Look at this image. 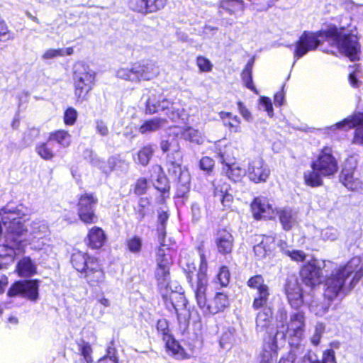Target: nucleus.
Returning a JSON list of instances; mask_svg holds the SVG:
<instances>
[{"instance_id": "1", "label": "nucleus", "mask_w": 363, "mask_h": 363, "mask_svg": "<svg viewBox=\"0 0 363 363\" xmlns=\"http://www.w3.org/2000/svg\"><path fill=\"white\" fill-rule=\"evenodd\" d=\"M21 212L9 206L0 210V216L4 225L9 224L7 235L11 239L20 242L24 245H30L31 248L37 251H43V254L50 256L54 254L53 247L49 243V228L44 221L35 220L30 224L29 228L25 225L21 217Z\"/></svg>"}, {"instance_id": "2", "label": "nucleus", "mask_w": 363, "mask_h": 363, "mask_svg": "<svg viewBox=\"0 0 363 363\" xmlns=\"http://www.w3.org/2000/svg\"><path fill=\"white\" fill-rule=\"evenodd\" d=\"M323 40L337 46L339 51L351 60L359 59L360 45L357 37L355 35L342 34L335 28H330L320 33H303L296 43L294 57L300 58L308 52L315 50Z\"/></svg>"}, {"instance_id": "3", "label": "nucleus", "mask_w": 363, "mask_h": 363, "mask_svg": "<svg viewBox=\"0 0 363 363\" xmlns=\"http://www.w3.org/2000/svg\"><path fill=\"white\" fill-rule=\"evenodd\" d=\"M200 259L199 270L194 286L195 297L198 306L205 315H214L223 311L229 306V298L226 294L218 292L211 300L207 301L206 292L208 285V264L203 254H201Z\"/></svg>"}, {"instance_id": "4", "label": "nucleus", "mask_w": 363, "mask_h": 363, "mask_svg": "<svg viewBox=\"0 0 363 363\" xmlns=\"http://www.w3.org/2000/svg\"><path fill=\"white\" fill-rule=\"evenodd\" d=\"M352 274L351 284H356L363 277V259L360 257H353L346 264L339 266L332 272L325 280V296L330 300L335 298Z\"/></svg>"}, {"instance_id": "5", "label": "nucleus", "mask_w": 363, "mask_h": 363, "mask_svg": "<svg viewBox=\"0 0 363 363\" xmlns=\"http://www.w3.org/2000/svg\"><path fill=\"white\" fill-rule=\"evenodd\" d=\"M96 73L87 65L76 66L74 74V95L77 103L87 100L89 93L95 85Z\"/></svg>"}, {"instance_id": "6", "label": "nucleus", "mask_w": 363, "mask_h": 363, "mask_svg": "<svg viewBox=\"0 0 363 363\" xmlns=\"http://www.w3.org/2000/svg\"><path fill=\"white\" fill-rule=\"evenodd\" d=\"M335 268V263L330 260L313 259L303 265L300 275L306 286L314 287L322 282L323 269Z\"/></svg>"}, {"instance_id": "7", "label": "nucleus", "mask_w": 363, "mask_h": 363, "mask_svg": "<svg viewBox=\"0 0 363 363\" xmlns=\"http://www.w3.org/2000/svg\"><path fill=\"white\" fill-rule=\"evenodd\" d=\"M305 328V316L303 313L297 312L292 314L290 317V321L286 325L281 324L278 326L277 332L274 338L276 339L280 335L281 338H285L286 335L291 338H296L297 341H300L304 333ZM277 342V341H275Z\"/></svg>"}, {"instance_id": "8", "label": "nucleus", "mask_w": 363, "mask_h": 363, "mask_svg": "<svg viewBox=\"0 0 363 363\" xmlns=\"http://www.w3.org/2000/svg\"><path fill=\"white\" fill-rule=\"evenodd\" d=\"M311 168L320 172L323 177H330L335 174L338 169L337 162L333 156L332 149L325 147L317 159L311 164Z\"/></svg>"}, {"instance_id": "9", "label": "nucleus", "mask_w": 363, "mask_h": 363, "mask_svg": "<svg viewBox=\"0 0 363 363\" xmlns=\"http://www.w3.org/2000/svg\"><path fill=\"white\" fill-rule=\"evenodd\" d=\"M355 128L352 143L355 145H363V113H355L343 121L337 123L330 127L331 129L347 130Z\"/></svg>"}, {"instance_id": "10", "label": "nucleus", "mask_w": 363, "mask_h": 363, "mask_svg": "<svg viewBox=\"0 0 363 363\" xmlns=\"http://www.w3.org/2000/svg\"><path fill=\"white\" fill-rule=\"evenodd\" d=\"M96 203L97 199L91 194L85 193L80 196L77 204V214L83 223L91 224L96 222L94 208Z\"/></svg>"}, {"instance_id": "11", "label": "nucleus", "mask_w": 363, "mask_h": 363, "mask_svg": "<svg viewBox=\"0 0 363 363\" xmlns=\"http://www.w3.org/2000/svg\"><path fill=\"white\" fill-rule=\"evenodd\" d=\"M38 288L37 280L17 281L10 287L8 295L11 297L20 296L35 301L38 298Z\"/></svg>"}, {"instance_id": "12", "label": "nucleus", "mask_w": 363, "mask_h": 363, "mask_svg": "<svg viewBox=\"0 0 363 363\" xmlns=\"http://www.w3.org/2000/svg\"><path fill=\"white\" fill-rule=\"evenodd\" d=\"M252 216L256 220H272L276 216L277 209L265 196H257L251 203Z\"/></svg>"}, {"instance_id": "13", "label": "nucleus", "mask_w": 363, "mask_h": 363, "mask_svg": "<svg viewBox=\"0 0 363 363\" xmlns=\"http://www.w3.org/2000/svg\"><path fill=\"white\" fill-rule=\"evenodd\" d=\"M167 0H128L127 5L130 10L142 15H147L162 10L167 5Z\"/></svg>"}, {"instance_id": "14", "label": "nucleus", "mask_w": 363, "mask_h": 363, "mask_svg": "<svg viewBox=\"0 0 363 363\" xmlns=\"http://www.w3.org/2000/svg\"><path fill=\"white\" fill-rule=\"evenodd\" d=\"M247 173L252 182L258 184L267 180L270 169L262 157H257L249 162Z\"/></svg>"}, {"instance_id": "15", "label": "nucleus", "mask_w": 363, "mask_h": 363, "mask_svg": "<svg viewBox=\"0 0 363 363\" xmlns=\"http://www.w3.org/2000/svg\"><path fill=\"white\" fill-rule=\"evenodd\" d=\"M87 269L83 273L91 286H101L106 283V274L101 264L97 259H91Z\"/></svg>"}, {"instance_id": "16", "label": "nucleus", "mask_w": 363, "mask_h": 363, "mask_svg": "<svg viewBox=\"0 0 363 363\" xmlns=\"http://www.w3.org/2000/svg\"><path fill=\"white\" fill-rule=\"evenodd\" d=\"M24 245L20 242L18 243L16 240L11 239L6 234L5 241L0 244V269L6 267V263L3 262V259L9 257L13 261L14 255H19L24 252Z\"/></svg>"}, {"instance_id": "17", "label": "nucleus", "mask_w": 363, "mask_h": 363, "mask_svg": "<svg viewBox=\"0 0 363 363\" xmlns=\"http://www.w3.org/2000/svg\"><path fill=\"white\" fill-rule=\"evenodd\" d=\"M285 293L289 304L295 308L301 307L303 303L301 287L295 278H290L286 281Z\"/></svg>"}, {"instance_id": "18", "label": "nucleus", "mask_w": 363, "mask_h": 363, "mask_svg": "<svg viewBox=\"0 0 363 363\" xmlns=\"http://www.w3.org/2000/svg\"><path fill=\"white\" fill-rule=\"evenodd\" d=\"M279 221L285 230H289L298 223V213L293 208L284 207L277 211Z\"/></svg>"}, {"instance_id": "19", "label": "nucleus", "mask_w": 363, "mask_h": 363, "mask_svg": "<svg viewBox=\"0 0 363 363\" xmlns=\"http://www.w3.org/2000/svg\"><path fill=\"white\" fill-rule=\"evenodd\" d=\"M170 298L179 321H186L189 318L190 314L186 308L187 301L185 296L182 294L172 293Z\"/></svg>"}, {"instance_id": "20", "label": "nucleus", "mask_w": 363, "mask_h": 363, "mask_svg": "<svg viewBox=\"0 0 363 363\" xmlns=\"http://www.w3.org/2000/svg\"><path fill=\"white\" fill-rule=\"evenodd\" d=\"M106 240V236L104 230L97 226H94L89 230L86 238L87 245L91 249L101 248Z\"/></svg>"}, {"instance_id": "21", "label": "nucleus", "mask_w": 363, "mask_h": 363, "mask_svg": "<svg viewBox=\"0 0 363 363\" xmlns=\"http://www.w3.org/2000/svg\"><path fill=\"white\" fill-rule=\"evenodd\" d=\"M340 179L342 184L348 189L358 191L362 189V182L358 177L355 176L354 171L352 169H342Z\"/></svg>"}, {"instance_id": "22", "label": "nucleus", "mask_w": 363, "mask_h": 363, "mask_svg": "<svg viewBox=\"0 0 363 363\" xmlns=\"http://www.w3.org/2000/svg\"><path fill=\"white\" fill-rule=\"evenodd\" d=\"M216 245L220 253L223 255L230 253L233 247V235L226 230L220 231L216 239Z\"/></svg>"}, {"instance_id": "23", "label": "nucleus", "mask_w": 363, "mask_h": 363, "mask_svg": "<svg viewBox=\"0 0 363 363\" xmlns=\"http://www.w3.org/2000/svg\"><path fill=\"white\" fill-rule=\"evenodd\" d=\"M137 72L139 82L141 80H151L159 74V69L155 64L152 62H137Z\"/></svg>"}, {"instance_id": "24", "label": "nucleus", "mask_w": 363, "mask_h": 363, "mask_svg": "<svg viewBox=\"0 0 363 363\" xmlns=\"http://www.w3.org/2000/svg\"><path fill=\"white\" fill-rule=\"evenodd\" d=\"M214 196L220 201L224 206H230L233 201V196L228 192L229 185L225 182H217L215 184Z\"/></svg>"}, {"instance_id": "25", "label": "nucleus", "mask_w": 363, "mask_h": 363, "mask_svg": "<svg viewBox=\"0 0 363 363\" xmlns=\"http://www.w3.org/2000/svg\"><path fill=\"white\" fill-rule=\"evenodd\" d=\"M277 358V345L274 340L264 343L259 363H275Z\"/></svg>"}, {"instance_id": "26", "label": "nucleus", "mask_w": 363, "mask_h": 363, "mask_svg": "<svg viewBox=\"0 0 363 363\" xmlns=\"http://www.w3.org/2000/svg\"><path fill=\"white\" fill-rule=\"evenodd\" d=\"M16 270L18 276L28 277L36 273L37 266L29 257H25L19 260Z\"/></svg>"}, {"instance_id": "27", "label": "nucleus", "mask_w": 363, "mask_h": 363, "mask_svg": "<svg viewBox=\"0 0 363 363\" xmlns=\"http://www.w3.org/2000/svg\"><path fill=\"white\" fill-rule=\"evenodd\" d=\"M91 259L95 257H89L86 253L78 251L72 255L71 262L73 267L79 272L84 273L89 267Z\"/></svg>"}, {"instance_id": "28", "label": "nucleus", "mask_w": 363, "mask_h": 363, "mask_svg": "<svg viewBox=\"0 0 363 363\" xmlns=\"http://www.w3.org/2000/svg\"><path fill=\"white\" fill-rule=\"evenodd\" d=\"M224 126L228 128L230 132H241V121L238 116L233 115L230 112L221 111L219 113Z\"/></svg>"}, {"instance_id": "29", "label": "nucleus", "mask_w": 363, "mask_h": 363, "mask_svg": "<svg viewBox=\"0 0 363 363\" xmlns=\"http://www.w3.org/2000/svg\"><path fill=\"white\" fill-rule=\"evenodd\" d=\"M157 94H151L146 101V112L155 113L159 111H168L172 105V102L167 99H161L158 106L156 105Z\"/></svg>"}, {"instance_id": "30", "label": "nucleus", "mask_w": 363, "mask_h": 363, "mask_svg": "<svg viewBox=\"0 0 363 363\" xmlns=\"http://www.w3.org/2000/svg\"><path fill=\"white\" fill-rule=\"evenodd\" d=\"M167 123V120L162 118H153L145 121L140 127L139 131L142 134L157 131L164 127Z\"/></svg>"}, {"instance_id": "31", "label": "nucleus", "mask_w": 363, "mask_h": 363, "mask_svg": "<svg viewBox=\"0 0 363 363\" xmlns=\"http://www.w3.org/2000/svg\"><path fill=\"white\" fill-rule=\"evenodd\" d=\"M48 138L52 143H57L63 148L68 147L72 143V135L68 131L64 130L52 132L50 133Z\"/></svg>"}, {"instance_id": "32", "label": "nucleus", "mask_w": 363, "mask_h": 363, "mask_svg": "<svg viewBox=\"0 0 363 363\" xmlns=\"http://www.w3.org/2000/svg\"><path fill=\"white\" fill-rule=\"evenodd\" d=\"M116 76L121 79L133 83H139L136 63L133 64L130 67H121L118 68L116 71Z\"/></svg>"}, {"instance_id": "33", "label": "nucleus", "mask_w": 363, "mask_h": 363, "mask_svg": "<svg viewBox=\"0 0 363 363\" xmlns=\"http://www.w3.org/2000/svg\"><path fill=\"white\" fill-rule=\"evenodd\" d=\"M52 145V142L48 138L46 142L40 143L36 145L35 151L43 160H52L55 157Z\"/></svg>"}, {"instance_id": "34", "label": "nucleus", "mask_w": 363, "mask_h": 363, "mask_svg": "<svg viewBox=\"0 0 363 363\" xmlns=\"http://www.w3.org/2000/svg\"><path fill=\"white\" fill-rule=\"evenodd\" d=\"M223 169L228 178L235 182H240L246 174V171L235 162Z\"/></svg>"}, {"instance_id": "35", "label": "nucleus", "mask_w": 363, "mask_h": 363, "mask_svg": "<svg viewBox=\"0 0 363 363\" xmlns=\"http://www.w3.org/2000/svg\"><path fill=\"white\" fill-rule=\"evenodd\" d=\"M272 316V310L269 308H264L256 318V329L258 332L264 330L269 325Z\"/></svg>"}, {"instance_id": "36", "label": "nucleus", "mask_w": 363, "mask_h": 363, "mask_svg": "<svg viewBox=\"0 0 363 363\" xmlns=\"http://www.w3.org/2000/svg\"><path fill=\"white\" fill-rule=\"evenodd\" d=\"M166 347L168 351L171 352L172 354L177 359H185L186 354L184 350L179 345V344L171 336H167L166 340Z\"/></svg>"}, {"instance_id": "37", "label": "nucleus", "mask_w": 363, "mask_h": 363, "mask_svg": "<svg viewBox=\"0 0 363 363\" xmlns=\"http://www.w3.org/2000/svg\"><path fill=\"white\" fill-rule=\"evenodd\" d=\"M88 155H85V157L87 158L89 157V161L96 166H100V167L103 169L105 173H108L113 169V166L116 164V159L113 157L109 158L108 160V167L104 165V162H101L99 159L96 157L95 154L90 150H87L85 152Z\"/></svg>"}, {"instance_id": "38", "label": "nucleus", "mask_w": 363, "mask_h": 363, "mask_svg": "<svg viewBox=\"0 0 363 363\" xmlns=\"http://www.w3.org/2000/svg\"><path fill=\"white\" fill-rule=\"evenodd\" d=\"M322 177L323 176L319 171L312 168L311 170L304 172L303 179L307 186L317 187L322 185Z\"/></svg>"}, {"instance_id": "39", "label": "nucleus", "mask_w": 363, "mask_h": 363, "mask_svg": "<svg viewBox=\"0 0 363 363\" xmlns=\"http://www.w3.org/2000/svg\"><path fill=\"white\" fill-rule=\"evenodd\" d=\"M182 136L184 139L196 144H201L203 142L202 133L191 127H186L183 130Z\"/></svg>"}, {"instance_id": "40", "label": "nucleus", "mask_w": 363, "mask_h": 363, "mask_svg": "<svg viewBox=\"0 0 363 363\" xmlns=\"http://www.w3.org/2000/svg\"><path fill=\"white\" fill-rule=\"evenodd\" d=\"M168 252L169 249H164L163 247H160L158 249L156 258L157 267L169 269L172 260L171 256Z\"/></svg>"}, {"instance_id": "41", "label": "nucleus", "mask_w": 363, "mask_h": 363, "mask_svg": "<svg viewBox=\"0 0 363 363\" xmlns=\"http://www.w3.org/2000/svg\"><path fill=\"white\" fill-rule=\"evenodd\" d=\"M220 6L223 9L228 11L230 13H235L244 9L242 0H222Z\"/></svg>"}, {"instance_id": "42", "label": "nucleus", "mask_w": 363, "mask_h": 363, "mask_svg": "<svg viewBox=\"0 0 363 363\" xmlns=\"http://www.w3.org/2000/svg\"><path fill=\"white\" fill-rule=\"evenodd\" d=\"M254 60H251L247 62L245 69L242 72V79L245 83V86L252 91H256L255 87L253 85L252 77V70L253 66Z\"/></svg>"}, {"instance_id": "43", "label": "nucleus", "mask_w": 363, "mask_h": 363, "mask_svg": "<svg viewBox=\"0 0 363 363\" xmlns=\"http://www.w3.org/2000/svg\"><path fill=\"white\" fill-rule=\"evenodd\" d=\"M169 171L172 172V174L175 177H177L180 182H182L184 185H186L189 183V175L186 172H182L180 164L172 162L169 167Z\"/></svg>"}, {"instance_id": "44", "label": "nucleus", "mask_w": 363, "mask_h": 363, "mask_svg": "<svg viewBox=\"0 0 363 363\" xmlns=\"http://www.w3.org/2000/svg\"><path fill=\"white\" fill-rule=\"evenodd\" d=\"M153 154L152 146L147 145L142 148L138 153L135 161L142 165H147Z\"/></svg>"}, {"instance_id": "45", "label": "nucleus", "mask_w": 363, "mask_h": 363, "mask_svg": "<svg viewBox=\"0 0 363 363\" xmlns=\"http://www.w3.org/2000/svg\"><path fill=\"white\" fill-rule=\"evenodd\" d=\"M128 250L134 254H138L142 250L143 240L138 235H134L126 241Z\"/></svg>"}, {"instance_id": "46", "label": "nucleus", "mask_w": 363, "mask_h": 363, "mask_svg": "<svg viewBox=\"0 0 363 363\" xmlns=\"http://www.w3.org/2000/svg\"><path fill=\"white\" fill-rule=\"evenodd\" d=\"M247 285L250 288L256 289L258 293L268 291V286L264 284L262 277L259 275L251 277L247 281Z\"/></svg>"}, {"instance_id": "47", "label": "nucleus", "mask_w": 363, "mask_h": 363, "mask_svg": "<svg viewBox=\"0 0 363 363\" xmlns=\"http://www.w3.org/2000/svg\"><path fill=\"white\" fill-rule=\"evenodd\" d=\"M219 156L222 163L225 164V167L234 163L235 157L233 155V149L231 146H226L224 152L219 153Z\"/></svg>"}, {"instance_id": "48", "label": "nucleus", "mask_w": 363, "mask_h": 363, "mask_svg": "<svg viewBox=\"0 0 363 363\" xmlns=\"http://www.w3.org/2000/svg\"><path fill=\"white\" fill-rule=\"evenodd\" d=\"M196 62L201 72H210L213 69L212 62L206 57L198 56Z\"/></svg>"}, {"instance_id": "49", "label": "nucleus", "mask_w": 363, "mask_h": 363, "mask_svg": "<svg viewBox=\"0 0 363 363\" xmlns=\"http://www.w3.org/2000/svg\"><path fill=\"white\" fill-rule=\"evenodd\" d=\"M155 277L160 284H167L169 279V269L157 267Z\"/></svg>"}, {"instance_id": "50", "label": "nucleus", "mask_w": 363, "mask_h": 363, "mask_svg": "<svg viewBox=\"0 0 363 363\" xmlns=\"http://www.w3.org/2000/svg\"><path fill=\"white\" fill-rule=\"evenodd\" d=\"M230 274L228 267L223 266L220 268L216 279L220 286H225L230 281Z\"/></svg>"}, {"instance_id": "51", "label": "nucleus", "mask_w": 363, "mask_h": 363, "mask_svg": "<svg viewBox=\"0 0 363 363\" xmlns=\"http://www.w3.org/2000/svg\"><path fill=\"white\" fill-rule=\"evenodd\" d=\"M324 331L325 325L323 323H318L315 325L314 334L311 338V342L313 345L317 346L319 345L322 335L324 333Z\"/></svg>"}, {"instance_id": "52", "label": "nucleus", "mask_w": 363, "mask_h": 363, "mask_svg": "<svg viewBox=\"0 0 363 363\" xmlns=\"http://www.w3.org/2000/svg\"><path fill=\"white\" fill-rule=\"evenodd\" d=\"M269 291H263L259 293L257 297L254 299L252 306L255 309H259L260 308H263L267 302L268 296H269Z\"/></svg>"}, {"instance_id": "53", "label": "nucleus", "mask_w": 363, "mask_h": 363, "mask_svg": "<svg viewBox=\"0 0 363 363\" xmlns=\"http://www.w3.org/2000/svg\"><path fill=\"white\" fill-rule=\"evenodd\" d=\"M338 237L337 230L331 227L326 228L321 231V238L326 241H334Z\"/></svg>"}, {"instance_id": "54", "label": "nucleus", "mask_w": 363, "mask_h": 363, "mask_svg": "<svg viewBox=\"0 0 363 363\" xmlns=\"http://www.w3.org/2000/svg\"><path fill=\"white\" fill-rule=\"evenodd\" d=\"M166 115L173 121H177L179 119L184 120V110L183 108H171L166 112Z\"/></svg>"}, {"instance_id": "55", "label": "nucleus", "mask_w": 363, "mask_h": 363, "mask_svg": "<svg viewBox=\"0 0 363 363\" xmlns=\"http://www.w3.org/2000/svg\"><path fill=\"white\" fill-rule=\"evenodd\" d=\"M262 247L269 250V252H274L276 246L275 239L272 236H263L259 242Z\"/></svg>"}, {"instance_id": "56", "label": "nucleus", "mask_w": 363, "mask_h": 363, "mask_svg": "<svg viewBox=\"0 0 363 363\" xmlns=\"http://www.w3.org/2000/svg\"><path fill=\"white\" fill-rule=\"evenodd\" d=\"M77 117V111L73 108H69L65 112L64 121L65 124L71 125L75 123Z\"/></svg>"}, {"instance_id": "57", "label": "nucleus", "mask_w": 363, "mask_h": 363, "mask_svg": "<svg viewBox=\"0 0 363 363\" xmlns=\"http://www.w3.org/2000/svg\"><path fill=\"white\" fill-rule=\"evenodd\" d=\"M285 255L296 262H302L306 259V254L301 250H285Z\"/></svg>"}, {"instance_id": "58", "label": "nucleus", "mask_w": 363, "mask_h": 363, "mask_svg": "<svg viewBox=\"0 0 363 363\" xmlns=\"http://www.w3.org/2000/svg\"><path fill=\"white\" fill-rule=\"evenodd\" d=\"M59 57H63L61 49H48L42 55L43 60H52Z\"/></svg>"}, {"instance_id": "59", "label": "nucleus", "mask_w": 363, "mask_h": 363, "mask_svg": "<svg viewBox=\"0 0 363 363\" xmlns=\"http://www.w3.org/2000/svg\"><path fill=\"white\" fill-rule=\"evenodd\" d=\"M12 39L13 37L10 34L6 23L0 19V41L6 42Z\"/></svg>"}, {"instance_id": "60", "label": "nucleus", "mask_w": 363, "mask_h": 363, "mask_svg": "<svg viewBox=\"0 0 363 363\" xmlns=\"http://www.w3.org/2000/svg\"><path fill=\"white\" fill-rule=\"evenodd\" d=\"M157 329L163 336V340H166L169 334L168 322L165 319L159 320L157 323Z\"/></svg>"}, {"instance_id": "61", "label": "nucleus", "mask_w": 363, "mask_h": 363, "mask_svg": "<svg viewBox=\"0 0 363 363\" xmlns=\"http://www.w3.org/2000/svg\"><path fill=\"white\" fill-rule=\"evenodd\" d=\"M254 252L258 259H263L272 255V252L262 247L259 242L254 246Z\"/></svg>"}, {"instance_id": "62", "label": "nucleus", "mask_w": 363, "mask_h": 363, "mask_svg": "<svg viewBox=\"0 0 363 363\" xmlns=\"http://www.w3.org/2000/svg\"><path fill=\"white\" fill-rule=\"evenodd\" d=\"M260 104L267 112L269 116L272 117L274 114L272 104L269 97L262 96L260 98Z\"/></svg>"}, {"instance_id": "63", "label": "nucleus", "mask_w": 363, "mask_h": 363, "mask_svg": "<svg viewBox=\"0 0 363 363\" xmlns=\"http://www.w3.org/2000/svg\"><path fill=\"white\" fill-rule=\"evenodd\" d=\"M238 108L239 113L246 121L250 122L252 120V116L251 112L248 110V108H247V107L244 105L242 102H238Z\"/></svg>"}, {"instance_id": "64", "label": "nucleus", "mask_w": 363, "mask_h": 363, "mask_svg": "<svg viewBox=\"0 0 363 363\" xmlns=\"http://www.w3.org/2000/svg\"><path fill=\"white\" fill-rule=\"evenodd\" d=\"M321 363H337L335 354L333 350H328L323 352Z\"/></svg>"}]
</instances>
